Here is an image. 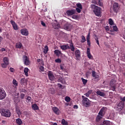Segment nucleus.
Segmentation results:
<instances>
[{
  "mask_svg": "<svg viewBox=\"0 0 125 125\" xmlns=\"http://www.w3.org/2000/svg\"><path fill=\"white\" fill-rule=\"evenodd\" d=\"M9 71L10 72H11V73H14V72H15V69H14V68H12V67H10L9 68Z\"/></svg>",
  "mask_w": 125,
  "mask_h": 125,
  "instance_id": "47",
  "label": "nucleus"
},
{
  "mask_svg": "<svg viewBox=\"0 0 125 125\" xmlns=\"http://www.w3.org/2000/svg\"><path fill=\"white\" fill-rule=\"evenodd\" d=\"M21 33L23 36H28L29 35V32L26 28H24L21 30Z\"/></svg>",
  "mask_w": 125,
  "mask_h": 125,
  "instance_id": "13",
  "label": "nucleus"
},
{
  "mask_svg": "<svg viewBox=\"0 0 125 125\" xmlns=\"http://www.w3.org/2000/svg\"><path fill=\"white\" fill-rule=\"evenodd\" d=\"M5 97H6V93H5V91H4L3 88H0V100L4 99Z\"/></svg>",
  "mask_w": 125,
  "mask_h": 125,
  "instance_id": "4",
  "label": "nucleus"
},
{
  "mask_svg": "<svg viewBox=\"0 0 125 125\" xmlns=\"http://www.w3.org/2000/svg\"><path fill=\"white\" fill-rule=\"evenodd\" d=\"M9 60H8V59L6 57H4L3 58V62L7 64L8 65L9 64Z\"/></svg>",
  "mask_w": 125,
  "mask_h": 125,
  "instance_id": "31",
  "label": "nucleus"
},
{
  "mask_svg": "<svg viewBox=\"0 0 125 125\" xmlns=\"http://www.w3.org/2000/svg\"><path fill=\"white\" fill-rule=\"evenodd\" d=\"M40 70L41 72H44V67H43V66L41 65L40 67Z\"/></svg>",
  "mask_w": 125,
  "mask_h": 125,
  "instance_id": "48",
  "label": "nucleus"
},
{
  "mask_svg": "<svg viewBox=\"0 0 125 125\" xmlns=\"http://www.w3.org/2000/svg\"><path fill=\"white\" fill-rule=\"evenodd\" d=\"M60 68L61 70H64V66L63 65V64L60 65Z\"/></svg>",
  "mask_w": 125,
  "mask_h": 125,
  "instance_id": "57",
  "label": "nucleus"
},
{
  "mask_svg": "<svg viewBox=\"0 0 125 125\" xmlns=\"http://www.w3.org/2000/svg\"><path fill=\"white\" fill-rule=\"evenodd\" d=\"M23 60L24 62V65H26V66H29L31 64V62L29 60V58L26 55H24L23 56Z\"/></svg>",
  "mask_w": 125,
  "mask_h": 125,
  "instance_id": "6",
  "label": "nucleus"
},
{
  "mask_svg": "<svg viewBox=\"0 0 125 125\" xmlns=\"http://www.w3.org/2000/svg\"><path fill=\"white\" fill-rule=\"evenodd\" d=\"M53 111L55 113L56 115H59L60 111L59 109L56 107H54L52 108Z\"/></svg>",
  "mask_w": 125,
  "mask_h": 125,
  "instance_id": "19",
  "label": "nucleus"
},
{
  "mask_svg": "<svg viewBox=\"0 0 125 125\" xmlns=\"http://www.w3.org/2000/svg\"><path fill=\"white\" fill-rule=\"evenodd\" d=\"M32 108L33 109V110H39V106H38V105H37V104H33L32 105Z\"/></svg>",
  "mask_w": 125,
  "mask_h": 125,
  "instance_id": "29",
  "label": "nucleus"
},
{
  "mask_svg": "<svg viewBox=\"0 0 125 125\" xmlns=\"http://www.w3.org/2000/svg\"><path fill=\"white\" fill-rule=\"evenodd\" d=\"M17 125H21L23 124V121L20 118H18L16 120Z\"/></svg>",
  "mask_w": 125,
  "mask_h": 125,
  "instance_id": "22",
  "label": "nucleus"
},
{
  "mask_svg": "<svg viewBox=\"0 0 125 125\" xmlns=\"http://www.w3.org/2000/svg\"><path fill=\"white\" fill-rule=\"evenodd\" d=\"M68 49H70L71 51L73 52L75 51V47L74 46V44H73L72 42L70 44L69 48Z\"/></svg>",
  "mask_w": 125,
  "mask_h": 125,
  "instance_id": "24",
  "label": "nucleus"
},
{
  "mask_svg": "<svg viewBox=\"0 0 125 125\" xmlns=\"http://www.w3.org/2000/svg\"><path fill=\"white\" fill-rule=\"evenodd\" d=\"M62 125H68V122L65 120V119H62Z\"/></svg>",
  "mask_w": 125,
  "mask_h": 125,
  "instance_id": "36",
  "label": "nucleus"
},
{
  "mask_svg": "<svg viewBox=\"0 0 125 125\" xmlns=\"http://www.w3.org/2000/svg\"><path fill=\"white\" fill-rule=\"evenodd\" d=\"M58 87H60V88H61L62 89H64V88H65V86L62 85V84L60 83H58Z\"/></svg>",
  "mask_w": 125,
  "mask_h": 125,
  "instance_id": "40",
  "label": "nucleus"
},
{
  "mask_svg": "<svg viewBox=\"0 0 125 125\" xmlns=\"http://www.w3.org/2000/svg\"><path fill=\"white\" fill-rule=\"evenodd\" d=\"M11 24L12 25L13 28L14 30H18V26L17 25V24L13 20H11L10 21Z\"/></svg>",
  "mask_w": 125,
  "mask_h": 125,
  "instance_id": "15",
  "label": "nucleus"
},
{
  "mask_svg": "<svg viewBox=\"0 0 125 125\" xmlns=\"http://www.w3.org/2000/svg\"><path fill=\"white\" fill-rule=\"evenodd\" d=\"M48 52V47L47 46H45L44 49L43 50V53H44V54H46V53H47Z\"/></svg>",
  "mask_w": 125,
  "mask_h": 125,
  "instance_id": "33",
  "label": "nucleus"
},
{
  "mask_svg": "<svg viewBox=\"0 0 125 125\" xmlns=\"http://www.w3.org/2000/svg\"><path fill=\"white\" fill-rule=\"evenodd\" d=\"M26 100H27V102H31V101H32V97L28 96L27 97Z\"/></svg>",
  "mask_w": 125,
  "mask_h": 125,
  "instance_id": "45",
  "label": "nucleus"
},
{
  "mask_svg": "<svg viewBox=\"0 0 125 125\" xmlns=\"http://www.w3.org/2000/svg\"><path fill=\"white\" fill-rule=\"evenodd\" d=\"M90 94V91H88L87 93H86L84 95L86 96V97H89V95Z\"/></svg>",
  "mask_w": 125,
  "mask_h": 125,
  "instance_id": "50",
  "label": "nucleus"
},
{
  "mask_svg": "<svg viewBox=\"0 0 125 125\" xmlns=\"http://www.w3.org/2000/svg\"><path fill=\"white\" fill-rule=\"evenodd\" d=\"M65 101L66 102H70V101H71V98L69 97H66L65 98Z\"/></svg>",
  "mask_w": 125,
  "mask_h": 125,
  "instance_id": "41",
  "label": "nucleus"
},
{
  "mask_svg": "<svg viewBox=\"0 0 125 125\" xmlns=\"http://www.w3.org/2000/svg\"><path fill=\"white\" fill-rule=\"evenodd\" d=\"M74 109H78L79 108V106L78 105H74L73 106Z\"/></svg>",
  "mask_w": 125,
  "mask_h": 125,
  "instance_id": "60",
  "label": "nucleus"
},
{
  "mask_svg": "<svg viewBox=\"0 0 125 125\" xmlns=\"http://www.w3.org/2000/svg\"><path fill=\"white\" fill-rule=\"evenodd\" d=\"M25 97V95L23 93L21 94V99H24Z\"/></svg>",
  "mask_w": 125,
  "mask_h": 125,
  "instance_id": "53",
  "label": "nucleus"
},
{
  "mask_svg": "<svg viewBox=\"0 0 125 125\" xmlns=\"http://www.w3.org/2000/svg\"><path fill=\"white\" fill-rule=\"evenodd\" d=\"M1 114L3 117L9 118L11 116V112H10L9 110L2 109H1Z\"/></svg>",
  "mask_w": 125,
  "mask_h": 125,
  "instance_id": "3",
  "label": "nucleus"
},
{
  "mask_svg": "<svg viewBox=\"0 0 125 125\" xmlns=\"http://www.w3.org/2000/svg\"><path fill=\"white\" fill-rule=\"evenodd\" d=\"M76 6L77 7V8H80V9H83V6L80 3H77Z\"/></svg>",
  "mask_w": 125,
  "mask_h": 125,
  "instance_id": "38",
  "label": "nucleus"
},
{
  "mask_svg": "<svg viewBox=\"0 0 125 125\" xmlns=\"http://www.w3.org/2000/svg\"><path fill=\"white\" fill-rule=\"evenodd\" d=\"M86 54H87V56L89 59H93V57L91 55V53H90V48H87Z\"/></svg>",
  "mask_w": 125,
  "mask_h": 125,
  "instance_id": "14",
  "label": "nucleus"
},
{
  "mask_svg": "<svg viewBox=\"0 0 125 125\" xmlns=\"http://www.w3.org/2000/svg\"><path fill=\"white\" fill-rule=\"evenodd\" d=\"M54 52L56 56H60L62 54L61 51H59V50H55Z\"/></svg>",
  "mask_w": 125,
  "mask_h": 125,
  "instance_id": "26",
  "label": "nucleus"
},
{
  "mask_svg": "<svg viewBox=\"0 0 125 125\" xmlns=\"http://www.w3.org/2000/svg\"><path fill=\"white\" fill-rule=\"evenodd\" d=\"M25 83V78H22L21 80V83Z\"/></svg>",
  "mask_w": 125,
  "mask_h": 125,
  "instance_id": "54",
  "label": "nucleus"
},
{
  "mask_svg": "<svg viewBox=\"0 0 125 125\" xmlns=\"http://www.w3.org/2000/svg\"><path fill=\"white\" fill-rule=\"evenodd\" d=\"M55 61L56 63H61V59H56Z\"/></svg>",
  "mask_w": 125,
  "mask_h": 125,
  "instance_id": "49",
  "label": "nucleus"
},
{
  "mask_svg": "<svg viewBox=\"0 0 125 125\" xmlns=\"http://www.w3.org/2000/svg\"><path fill=\"white\" fill-rule=\"evenodd\" d=\"M6 49L4 48H2L1 49L0 51H2V52H3V51H5Z\"/></svg>",
  "mask_w": 125,
  "mask_h": 125,
  "instance_id": "62",
  "label": "nucleus"
},
{
  "mask_svg": "<svg viewBox=\"0 0 125 125\" xmlns=\"http://www.w3.org/2000/svg\"><path fill=\"white\" fill-rule=\"evenodd\" d=\"M58 82H59L60 83H62V77H61L60 78V79H58Z\"/></svg>",
  "mask_w": 125,
  "mask_h": 125,
  "instance_id": "59",
  "label": "nucleus"
},
{
  "mask_svg": "<svg viewBox=\"0 0 125 125\" xmlns=\"http://www.w3.org/2000/svg\"><path fill=\"white\" fill-rule=\"evenodd\" d=\"M82 104L85 107H90L91 105V102L87 98L84 97V96H82Z\"/></svg>",
  "mask_w": 125,
  "mask_h": 125,
  "instance_id": "2",
  "label": "nucleus"
},
{
  "mask_svg": "<svg viewBox=\"0 0 125 125\" xmlns=\"http://www.w3.org/2000/svg\"><path fill=\"white\" fill-rule=\"evenodd\" d=\"M102 117H103V116L98 114V115L96 117V121L99 122L100 121V120H101L102 119Z\"/></svg>",
  "mask_w": 125,
  "mask_h": 125,
  "instance_id": "35",
  "label": "nucleus"
},
{
  "mask_svg": "<svg viewBox=\"0 0 125 125\" xmlns=\"http://www.w3.org/2000/svg\"><path fill=\"white\" fill-rule=\"evenodd\" d=\"M106 31H109V26H106L105 27Z\"/></svg>",
  "mask_w": 125,
  "mask_h": 125,
  "instance_id": "61",
  "label": "nucleus"
},
{
  "mask_svg": "<svg viewBox=\"0 0 125 125\" xmlns=\"http://www.w3.org/2000/svg\"><path fill=\"white\" fill-rule=\"evenodd\" d=\"M90 7L93 10V12L95 14L96 16L99 17L101 15V8L96 6L94 4H91Z\"/></svg>",
  "mask_w": 125,
  "mask_h": 125,
  "instance_id": "1",
  "label": "nucleus"
},
{
  "mask_svg": "<svg viewBox=\"0 0 125 125\" xmlns=\"http://www.w3.org/2000/svg\"><path fill=\"white\" fill-rule=\"evenodd\" d=\"M120 8V6L119 5V3L117 2L114 3L112 7V9L115 13H117L118 11H119V9Z\"/></svg>",
  "mask_w": 125,
  "mask_h": 125,
  "instance_id": "8",
  "label": "nucleus"
},
{
  "mask_svg": "<svg viewBox=\"0 0 125 125\" xmlns=\"http://www.w3.org/2000/svg\"><path fill=\"white\" fill-rule=\"evenodd\" d=\"M82 80L83 83V84H86V83H87V80L82 78Z\"/></svg>",
  "mask_w": 125,
  "mask_h": 125,
  "instance_id": "42",
  "label": "nucleus"
},
{
  "mask_svg": "<svg viewBox=\"0 0 125 125\" xmlns=\"http://www.w3.org/2000/svg\"><path fill=\"white\" fill-rule=\"evenodd\" d=\"M92 77L94 78V80H99V75L94 71H92Z\"/></svg>",
  "mask_w": 125,
  "mask_h": 125,
  "instance_id": "12",
  "label": "nucleus"
},
{
  "mask_svg": "<svg viewBox=\"0 0 125 125\" xmlns=\"http://www.w3.org/2000/svg\"><path fill=\"white\" fill-rule=\"evenodd\" d=\"M96 93L98 95H100V96H102V97H104L105 96V94L100 91H97L96 92Z\"/></svg>",
  "mask_w": 125,
  "mask_h": 125,
  "instance_id": "27",
  "label": "nucleus"
},
{
  "mask_svg": "<svg viewBox=\"0 0 125 125\" xmlns=\"http://www.w3.org/2000/svg\"><path fill=\"white\" fill-rule=\"evenodd\" d=\"M90 32H89L86 37L87 42L88 46H90Z\"/></svg>",
  "mask_w": 125,
  "mask_h": 125,
  "instance_id": "20",
  "label": "nucleus"
},
{
  "mask_svg": "<svg viewBox=\"0 0 125 125\" xmlns=\"http://www.w3.org/2000/svg\"><path fill=\"white\" fill-rule=\"evenodd\" d=\"M23 46V44H22L21 43H17L16 44V48H21Z\"/></svg>",
  "mask_w": 125,
  "mask_h": 125,
  "instance_id": "30",
  "label": "nucleus"
},
{
  "mask_svg": "<svg viewBox=\"0 0 125 125\" xmlns=\"http://www.w3.org/2000/svg\"><path fill=\"white\" fill-rule=\"evenodd\" d=\"M86 40H85V37L83 36H82L81 42H84Z\"/></svg>",
  "mask_w": 125,
  "mask_h": 125,
  "instance_id": "46",
  "label": "nucleus"
},
{
  "mask_svg": "<svg viewBox=\"0 0 125 125\" xmlns=\"http://www.w3.org/2000/svg\"><path fill=\"white\" fill-rule=\"evenodd\" d=\"M95 41L98 45H99V46H100V45L99 44V40H98V38H96Z\"/></svg>",
  "mask_w": 125,
  "mask_h": 125,
  "instance_id": "51",
  "label": "nucleus"
},
{
  "mask_svg": "<svg viewBox=\"0 0 125 125\" xmlns=\"http://www.w3.org/2000/svg\"><path fill=\"white\" fill-rule=\"evenodd\" d=\"M110 27H111V29L113 30L112 31L110 30V32H118V27H117V26L114 25L113 26H111Z\"/></svg>",
  "mask_w": 125,
  "mask_h": 125,
  "instance_id": "23",
  "label": "nucleus"
},
{
  "mask_svg": "<svg viewBox=\"0 0 125 125\" xmlns=\"http://www.w3.org/2000/svg\"><path fill=\"white\" fill-rule=\"evenodd\" d=\"M41 24L42 25H43V27H46V25H45V23H44V22L42 21H41Z\"/></svg>",
  "mask_w": 125,
  "mask_h": 125,
  "instance_id": "55",
  "label": "nucleus"
},
{
  "mask_svg": "<svg viewBox=\"0 0 125 125\" xmlns=\"http://www.w3.org/2000/svg\"><path fill=\"white\" fill-rule=\"evenodd\" d=\"M64 29H65L66 30H68L69 29V25L68 24H65L64 26Z\"/></svg>",
  "mask_w": 125,
  "mask_h": 125,
  "instance_id": "52",
  "label": "nucleus"
},
{
  "mask_svg": "<svg viewBox=\"0 0 125 125\" xmlns=\"http://www.w3.org/2000/svg\"><path fill=\"white\" fill-rule=\"evenodd\" d=\"M49 92L51 93V94H54V93H55V90L53 88H50L49 89Z\"/></svg>",
  "mask_w": 125,
  "mask_h": 125,
  "instance_id": "32",
  "label": "nucleus"
},
{
  "mask_svg": "<svg viewBox=\"0 0 125 125\" xmlns=\"http://www.w3.org/2000/svg\"><path fill=\"white\" fill-rule=\"evenodd\" d=\"M13 84L15 85V86H18V82L15 79L13 80Z\"/></svg>",
  "mask_w": 125,
  "mask_h": 125,
  "instance_id": "37",
  "label": "nucleus"
},
{
  "mask_svg": "<svg viewBox=\"0 0 125 125\" xmlns=\"http://www.w3.org/2000/svg\"><path fill=\"white\" fill-rule=\"evenodd\" d=\"M75 57H76L77 59H80V57H81V51L80 50L77 49L75 52Z\"/></svg>",
  "mask_w": 125,
  "mask_h": 125,
  "instance_id": "17",
  "label": "nucleus"
},
{
  "mask_svg": "<svg viewBox=\"0 0 125 125\" xmlns=\"http://www.w3.org/2000/svg\"><path fill=\"white\" fill-rule=\"evenodd\" d=\"M47 75L50 81H53V80L55 79V77H54V75H53V72H52V71H48Z\"/></svg>",
  "mask_w": 125,
  "mask_h": 125,
  "instance_id": "10",
  "label": "nucleus"
},
{
  "mask_svg": "<svg viewBox=\"0 0 125 125\" xmlns=\"http://www.w3.org/2000/svg\"><path fill=\"white\" fill-rule=\"evenodd\" d=\"M23 72L26 76V77H28L29 76L28 72H29V68L27 67H25L24 69Z\"/></svg>",
  "mask_w": 125,
  "mask_h": 125,
  "instance_id": "25",
  "label": "nucleus"
},
{
  "mask_svg": "<svg viewBox=\"0 0 125 125\" xmlns=\"http://www.w3.org/2000/svg\"><path fill=\"white\" fill-rule=\"evenodd\" d=\"M110 86L111 87L112 91L116 90V81L114 79H112L109 83Z\"/></svg>",
  "mask_w": 125,
  "mask_h": 125,
  "instance_id": "5",
  "label": "nucleus"
},
{
  "mask_svg": "<svg viewBox=\"0 0 125 125\" xmlns=\"http://www.w3.org/2000/svg\"><path fill=\"white\" fill-rule=\"evenodd\" d=\"M124 107H125V103L123 102H120L119 103L117 104L116 109H117V110L118 111H122V110L124 109Z\"/></svg>",
  "mask_w": 125,
  "mask_h": 125,
  "instance_id": "7",
  "label": "nucleus"
},
{
  "mask_svg": "<svg viewBox=\"0 0 125 125\" xmlns=\"http://www.w3.org/2000/svg\"><path fill=\"white\" fill-rule=\"evenodd\" d=\"M92 3H95L99 5L100 6H102V2H101V0H93L92 1Z\"/></svg>",
  "mask_w": 125,
  "mask_h": 125,
  "instance_id": "16",
  "label": "nucleus"
},
{
  "mask_svg": "<svg viewBox=\"0 0 125 125\" xmlns=\"http://www.w3.org/2000/svg\"><path fill=\"white\" fill-rule=\"evenodd\" d=\"M8 65V64H7V63H5L4 62L1 64V67L2 68H4V69H5V68H6V67H7Z\"/></svg>",
  "mask_w": 125,
  "mask_h": 125,
  "instance_id": "39",
  "label": "nucleus"
},
{
  "mask_svg": "<svg viewBox=\"0 0 125 125\" xmlns=\"http://www.w3.org/2000/svg\"><path fill=\"white\" fill-rule=\"evenodd\" d=\"M53 27L55 30H58L60 28V24L58 22L56 21L53 24Z\"/></svg>",
  "mask_w": 125,
  "mask_h": 125,
  "instance_id": "18",
  "label": "nucleus"
},
{
  "mask_svg": "<svg viewBox=\"0 0 125 125\" xmlns=\"http://www.w3.org/2000/svg\"><path fill=\"white\" fill-rule=\"evenodd\" d=\"M2 124H3V125H5V124H6V121H5L4 120H2Z\"/></svg>",
  "mask_w": 125,
  "mask_h": 125,
  "instance_id": "63",
  "label": "nucleus"
},
{
  "mask_svg": "<svg viewBox=\"0 0 125 125\" xmlns=\"http://www.w3.org/2000/svg\"><path fill=\"white\" fill-rule=\"evenodd\" d=\"M120 99L122 101H124L125 102V96L124 97H121L120 98Z\"/></svg>",
  "mask_w": 125,
  "mask_h": 125,
  "instance_id": "58",
  "label": "nucleus"
},
{
  "mask_svg": "<svg viewBox=\"0 0 125 125\" xmlns=\"http://www.w3.org/2000/svg\"><path fill=\"white\" fill-rule=\"evenodd\" d=\"M39 64L41 65V66H43L44 65V63H43V61H41V62L39 63Z\"/></svg>",
  "mask_w": 125,
  "mask_h": 125,
  "instance_id": "56",
  "label": "nucleus"
},
{
  "mask_svg": "<svg viewBox=\"0 0 125 125\" xmlns=\"http://www.w3.org/2000/svg\"><path fill=\"white\" fill-rule=\"evenodd\" d=\"M76 13V10L72 9L71 10H67L66 11V14L68 16H72V15H74Z\"/></svg>",
  "mask_w": 125,
  "mask_h": 125,
  "instance_id": "11",
  "label": "nucleus"
},
{
  "mask_svg": "<svg viewBox=\"0 0 125 125\" xmlns=\"http://www.w3.org/2000/svg\"><path fill=\"white\" fill-rule=\"evenodd\" d=\"M106 111H107V108L106 107H103L100 110L99 112V115H100V116H102V117H104Z\"/></svg>",
  "mask_w": 125,
  "mask_h": 125,
  "instance_id": "9",
  "label": "nucleus"
},
{
  "mask_svg": "<svg viewBox=\"0 0 125 125\" xmlns=\"http://www.w3.org/2000/svg\"><path fill=\"white\" fill-rule=\"evenodd\" d=\"M16 112L18 115H21V114H22V113L21 112V110H20V109L18 108L16 109Z\"/></svg>",
  "mask_w": 125,
  "mask_h": 125,
  "instance_id": "44",
  "label": "nucleus"
},
{
  "mask_svg": "<svg viewBox=\"0 0 125 125\" xmlns=\"http://www.w3.org/2000/svg\"><path fill=\"white\" fill-rule=\"evenodd\" d=\"M27 91L25 89H22V90L21 91V92H23L25 93V92H26Z\"/></svg>",
  "mask_w": 125,
  "mask_h": 125,
  "instance_id": "64",
  "label": "nucleus"
},
{
  "mask_svg": "<svg viewBox=\"0 0 125 125\" xmlns=\"http://www.w3.org/2000/svg\"><path fill=\"white\" fill-rule=\"evenodd\" d=\"M108 22L109 25H110V26H113V25H114V21L112 19H108Z\"/></svg>",
  "mask_w": 125,
  "mask_h": 125,
  "instance_id": "34",
  "label": "nucleus"
},
{
  "mask_svg": "<svg viewBox=\"0 0 125 125\" xmlns=\"http://www.w3.org/2000/svg\"><path fill=\"white\" fill-rule=\"evenodd\" d=\"M82 9H81L80 8H76L75 10L77 11V12H78V13H81V12H82Z\"/></svg>",
  "mask_w": 125,
  "mask_h": 125,
  "instance_id": "43",
  "label": "nucleus"
},
{
  "mask_svg": "<svg viewBox=\"0 0 125 125\" xmlns=\"http://www.w3.org/2000/svg\"><path fill=\"white\" fill-rule=\"evenodd\" d=\"M101 125H111V122L109 121H104Z\"/></svg>",
  "mask_w": 125,
  "mask_h": 125,
  "instance_id": "28",
  "label": "nucleus"
},
{
  "mask_svg": "<svg viewBox=\"0 0 125 125\" xmlns=\"http://www.w3.org/2000/svg\"><path fill=\"white\" fill-rule=\"evenodd\" d=\"M61 48L62 50H66V49H68V48H70V46L68 45H63L61 46Z\"/></svg>",
  "mask_w": 125,
  "mask_h": 125,
  "instance_id": "21",
  "label": "nucleus"
}]
</instances>
